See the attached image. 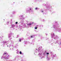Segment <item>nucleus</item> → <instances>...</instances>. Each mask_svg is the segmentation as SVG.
<instances>
[{"instance_id":"f257e3e1","label":"nucleus","mask_w":61,"mask_h":61,"mask_svg":"<svg viewBox=\"0 0 61 61\" xmlns=\"http://www.w3.org/2000/svg\"><path fill=\"white\" fill-rule=\"evenodd\" d=\"M6 54H7V53H3V55H6Z\"/></svg>"},{"instance_id":"20e7f679","label":"nucleus","mask_w":61,"mask_h":61,"mask_svg":"<svg viewBox=\"0 0 61 61\" xmlns=\"http://www.w3.org/2000/svg\"><path fill=\"white\" fill-rule=\"evenodd\" d=\"M17 23H18V22H15V24H17Z\"/></svg>"},{"instance_id":"7ed1b4c3","label":"nucleus","mask_w":61,"mask_h":61,"mask_svg":"<svg viewBox=\"0 0 61 61\" xmlns=\"http://www.w3.org/2000/svg\"><path fill=\"white\" fill-rule=\"evenodd\" d=\"M35 28L36 29H37V27H35Z\"/></svg>"},{"instance_id":"f8f14e48","label":"nucleus","mask_w":61,"mask_h":61,"mask_svg":"<svg viewBox=\"0 0 61 61\" xmlns=\"http://www.w3.org/2000/svg\"><path fill=\"white\" fill-rule=\"evenodd\" d=\"M32 24H33V23H34V22H32Z\"/></svg>"},{"instance_id":"0eeeda50","label":"nucleus","mask_w":61,"mask_h":61,"mask_svg":"<svg viewBox=\"0 0 61 61\" xmlns=\"http://www.w3.org/2000/svg\"><path fill=\"white\" fill-rule=\"evenodd\" d=\"M37 8H36L35 9H36V10H37Z\"/></svg>"},{"instance_id":"f03ea898","label":"nucleus","mask_w":61,"mask_h":61,"mask_svg":"<svg viewBox=\"0 0 61 61\" xmlns=\"http://www.w3.org/2000/svg\"><path fill=\"white\" fill-rule=\"evenodd\" d=\"M20 54H22V52H21V51L20 52Z\"/></svg>"},{"instance_id":"6e6552de","label":"nucleus","mask_w":61,"mask_h":61,"mask_svg":"<svg viewBox=\"0 0 61 61\" xmlns=\"http://www.w3.org/2000/svg\"><path fill=\"white\" fill-rule=\"evenodd\" d=\"M31 24H30H30H29V25H31Z\"/></svg>"},{"instance_id":"1a4fd4ad","label":"nucleus","mask_w":61,"mask_h":61,"mask_svg":"<svg viewBox=\"0 0 61 61\" xmlns=\"http://www.w3.org/2000/svg\"><path fill=\"white\" fill-rule=\"evenodd\" d=\"M19 41H20V42H21V40L20 39V40Z\"/></svg>"},{"instance_id":"423d86ee","label":"nucleus","mask_w":61,"mask_h":61,"mask_svg":"<svg viewBox=\"0 0 61 61\" xmlns=\"http://www.w3.org/2000/svg\"><path fill=\"white\" fill-rule=\"evenodd\" d=\"M31 36V38H32L33 36Z\"/></svg>"},{"instance_id":"39448f33","label":"nucleus","mask_w":61,"mask_h":61,"mask_svg":"<svg viewBox=\"0 0 61 61\" xmlns=\"http://www.w3.org/2000/svg\"><path fill=\"white\" fill-rule=\"evenodd\" d=\"M46 54H47V55H49V53H47Z\"/></svg>"},{"instance_id":"9b49d317","label":"nucleus","mask_w":61,"mask_h":61,"mask_svg":"<svg viewBox=\"0 0 61 61\" xmlns=\"http://www.w3.org/2000/svg\"><path fill=\"white\" fill-rule=\"evenodd\" d=\"M42 12H43V11H42Z\"/></svg>"},{"instance_id":"9d476101","label":"nucleus","mask_w":61,"mask_h":61,"mask_svg":"<svg viewBox=\"0 0 61 61\" xmlns=\"http://www.w3.org/2000/svg\"><path fill=\"white\" fill-rule=\"evenodd\" d=\"M30 10H31V8L30 9Z\"/></svg>"}]
</instances>
